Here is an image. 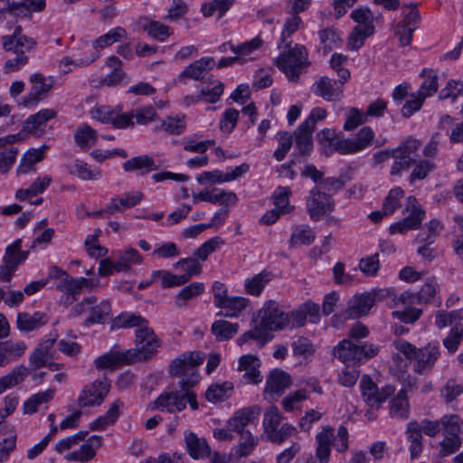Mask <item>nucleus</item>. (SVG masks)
<instances>
[{
    "instance_id": "1",
    "label": "nucleus",
    "mask_w": 463,
    "mask_h": 463,
    "mask_svg": "<svg viewBox=\"0 0 463 463\" xmlns=\"http://www.w3.org/2000/svg\"><path fill=\"white\" fill-rule=\"evenodd\" d=\"M393 345L397 351L410 359V361H415L413 370L420 374L429 372L440 354L438 343H430L423 348H417L405 340L396 339L393 342Z\"/></svg>"
},
{
    "instance_id": "2",
    "label": "nucleus",
    "mask_w": 463,
    "mask_h": 463,
    "mask_svg": "<svg viewBox=\"0 0 463 463\" xmlns=\"http://www.w3.org/2000/svg\"><path fill=\"white\" fill-rule=\"evenodd\" d=\"M204 354L201 352L184 353L173 360L169 365V373L174 376L184 378L178 383L180 389L193 388L199 382V374L196 367L204 360Z\"/></svg>"
},
{
    "instance_id": "3",
    "label": "nucleus",
    "mask_w": 463,
    "mask_h": 463,
    "mask_svg": "<svg viewBox=\"0 0 463 463\" xmlns=\"http://www.w3.org/2000/svg\"><path fill=\"white\" fill-rule=\"evenodd\" d=\"M288 49L278 56L276 65L285 73L288 80L298 82L304 68L309 65L308 54L303 45L296 44L293 48Z\"/></svg>"
},
{
    "instance_id": "4",
    "label": "nucleus",
    "mask_w": 463,
    "mask_h": 463,
    "mask_svg": "<svg viewBox=\"0 0 463 463\" xmlns=\"http://www.w3.org/2000/svg\"><path fill=\"white\" fill-rule=\"evenodd\" d=\"M3 48L7 52H13L16 56L5 62V72L10 73L19 71L29 61V57L25 54L36 47V41L32 37H20L12 42L9 37H2Z\"/></svg>"
},
{
    "instance_id": "5",
    "label": "nucleus",
    "mask_w": 463,
    "mask_h": 463,
    "mask_svg": "<svg viewBox=\"0 0 463 463\" xmlns=\"http://www.w3.org/2000/svg\"><path fill=\"white\" fill-rule=\"evenodd\" d=\"M192 388L164 392L154 402L153 409L166 410L170 413L179 412L185 409L189 402L193 410L198 409L197 396L191 391Z\"/></svg>"
},
{
    "instance_id": "6",
    "label": "nucleus",
    "mask_w": 463,
    "mask_h": 463,
    "mask_svg": "<svg viewBox=\"0 0 463 463\" xmlns=\"http://www.w3.org/2000/svg\"><path fill=\"white\" fill-rule=\"evenodd\" d=\"M192 388L164 392L154 402L153 409L166 410L170 413L179 412L185 409L189 402L193 410L198 409L197 396L191 391Z\"/></svg>"
},
{
    "instance_id": "7",
    "label": "nucleus",
    "mask_w": 463,
    "mask_h": 463,
    "mask_svg": "<svg viewBox=\"0 0 463 463\" xmlns=\"http://www.w3.org/2000/svg\"><path fill=\"white\" fill-rule=\"evenodd\" d=\"M327 111L324 108H314L309 116L302 122L293 137L296 139V147L300 155H307L313 149L312 133L315 130L316 124L326 118Z\"/></svg>"
},
{
    "instance_id": "8",
    "label": "nucleus",
    "mask_w": 463,
    "mask_h": 463,
    "mask_svg": "<svg viewBox=\"0 0 463 463\" xmlns=\"http://www.w3.org/2000/svg\"><path fill=\"white\" fill-rule=\"evenodd\" d=\"M22 239L15 240L5 248L0 266V280L9 282L19 265L28 259L29 250H21Z\"/></svg>"
},
{
    "instance_id": "9",
    "label": "nucleus",
    "mask_w": 463,
    "mask_h": 463,
    "mask_svg": "<svg viewBox=\"0 0 463 463\" xmlns=\"http://www.w3.org/2000/svg\"><path fill=\"white\" fill-rule=\"evenodd\" d=\"M380 291L372 290L355 294L347 302L344 311L345 319H355L365 317L379 299Z\"/></svg>"
},
{
    "instance_id": "10",
    "label": "nucleus",
    "mask_w": 463,
    "mask_h": 463,
    "mask_svg": "<svg viewBox=\"0 0 463 463\" xmlns=\"http://www.w3.org/2000/svg\"><path fill=\"white\" fill-rule=\"evenodd\" d=\"M109 388L110 385L107 378L94 381L81 390L78 398V405L81 408L100 405L108 395Z\"/></svg>"
},
{
    "instance_id": "11",
    "label": "nucleus",
    "mask_w": 463,
    "mask_h": 463,
    "mask_svg": "<svg viewBox=\"0 0 463 463\" xmlns=\"http://www.w3.org/2000/svg\"><path fill=\"white\" fill-rule=\"evenodd\" d=\"M261 325L270 331H278L287 326L288 315L282 311L274 300L267 301L259 311Z\"/></svg>"
},
{
    "instance_id": "12",
    "label": "nucleus",
    "mask_w": 463,
    "mask_h": 463,
    "mask_svg": "<svg viewBox=\"0 0 463 463\" xmlns=\"http://www.w3.org/2000/svg\"><path fill=\"white\" fill-rule=\"evenodd\" d=\"M360 387L363 397L366 403L371 407L376 408H378L382 402H383L395 392L394 386L390 384H387L382 389H379L368 375H364L362 377Z\"/></svg>"
},
{
    "instance_id": "13",
    "label": "nucleus",
    "mask_w": 463,
    "mask_h": 463,
    "mask_svg": "<svg viewBox=\"0 0 463 463\" xmlns=\"http://www.w3.org/2000/svg\"><path fill=\"white\" fill-rule=\"evenodd\" d=\"M334 208V201L331 195L321 191V187L315 186L309 192L307 201V213L313 220H319L324 214Z\"/></svg>"
},
{
    "instance_id": "14",
    "label": "nucleus",
    "mask_w": 463,
    "mask_h": 463,
    "mask_svg": "<svg viewBox=\"0 0 463 463\" xmlns=\"http://www.w3.org/2000/svg\"><path fill=\"white\" fill-rule=\"evenodd\" d=\"M374 138V133L370 127L362 128L356 134L355 138L339 140L335 143V151L340 154H352L368 147Z\"/></svg>"
},
{
    "instance_id": "15",
    "label": "nucleus",
    "mask_w": 463,
    "mask_h": 463,
    "mask_svg": "<svg viewBox=\"0 0 463 463\" xmlns=\"http://www.w3.org/2000/svg\"><path fill=\"white\" fill-rule=\"evenodd\" d=\"M137 349L140 359H147L156 352L159 346V340L154 330L147 326H142L136 331Z\"/></svg>"
},
{
    "instance_id": "16",
    "label": "nucleus",
    "mask_w": 463,
    "mask_h": 463,
    "mask_svg": "<svg viewBox=\"0 0 463 463\" xmlns=\"http://www.w3.org/2000/svg\"><path fill=\"white\" fill-rule=\"evenodd\" d=\"M312 91L326 101H337L343 97L344 88L335 79L322 76L312 85Z\"/></svg>"
},
{
    "instance_id": "17",
    "label": "nucleus",
    "mask_w": 463,
    "mask_h": 463,
    "mask_svg": "<svg viewBox=\"0 0 463 463\" xmlns=\"http://www.w3.org/2000/svg\"><path fill=\"white\" fill-rule=\"evenodd\" d=\"M291 385V378L281 369H274L267 378L265 394L270 399L281 396Z\"/></svg>"
},
{
    "instance_id": "18",
    "label": "nucleus",
    "mask_w": 463,
    "mask_h": 463,
    "mask_svg": "<svg viewBox=\"0 0 463 463\" xmlns=\"http://www.w3.org/2000/svg\"><path fill=\"white\" fill-rule=\"evenodd\" d=\"M260 407L252 406L237 411L228 420V429L230 431H235L240 435L245 434V427L253 422L260 414Z\"/></svg>"
},
{
    "instance_id": "19",
    "label": "nucleus",
    "mask_w": 463,
    "mask_h": 463,
    "mask_svg": "<svg viewBox=\"0 0 463 463\" xmlns=\"http://www.w3.org/2000/svg\"><path fill=\"white\" fill-rule=\"evenodd\" d=\"M334 354L347 366H355L362 363L359 345L351 340H342L335 348Z\"/></svg>"
},
{
    "instance_id": "20",
    "label": "nucleus",
    "mask_w": 463,
    "mask_h": 463,
    "mask_svg": "<svg viewBox=\"0 0 463 463\" xmlns=\"http://www.w3.org/2000/svg\"><path fill=\"white\" fill-rule=\"evenodd\" d=\"M193 197L194 202L199 200L211 203H219L220 204L226 206L234 205L238 202V197L235 193L219 189L202 191L198 194H194Z\"/></svg>"
},
{
    "instance_id": "21",
    "label": "nucleus",
    "mask_w": 463,
    "mask_h": 463,
    "mask_svg": "<svg viewBox=\"0 0 463 463\" xmlns=\"http://www.w3.org/2000/svg\"><path fill=\"white\" fill-rule=\"evenodd\" d=\"M334 439V429L326 426L316 435L317 443L316 449V457L319 463H328L331 454V445Z\"/></svg>"
},
{
    "instance_id": "22",
    "label": "nucleus",
    "mask_w": 463,
    "mask_h": 463,
    "mask_svg": "<svg viewBox=\"0 0 463 463\" xmlns=\"http://www.w3.org/2000/svg\"><path fill=\"white\" fill-rule=\"evenodd\" d=\"M26 348L27 346L23 341H0V367L7 366L12 361L20 358Z\"/></svg>"
},
{
    "instance_id": "23",
    "label": "nucleus",
    "mask_w": 463,
    "mask_h": 463,
    "mask_svg": "<svg viewBox=\"0 0 463 463\" xmlns=\"http://www.w3.org/2000/svg\"><path fill=\"white\" fill-rule=\"evenodd\" d=\"M184 443L189 455L194 459L205 458L211 455V448L206 439L194 432L184 434Z\"/></svg>"
},
{
    "instance_id": "24",
    "label": "nucleus",
    "mask_w": 463,
    "mask_h": 463,
    "mask_svg": "<svg viewBox=\"0 0 463 463\" xmlns=\"http://www.w3.org/2000/svg\"><path fill=\"white\" fill-rule=\"evenodd\" d=\"M30 80L33 85L26 97V106L36 104L42 99V95L49 92L53 85L52 80H50V82L47 83L46 79L41 73L33 74Z\"/></svg>"
},
{
    "instance_id": "25",
    "label": "nucleus",
    "mask_w": 463,
    "mask_h": 463,
    "mask_svg": "<svg viewBox=\"0 0 463 463\" xmlns=\"http://www.w3.org/2000/svg\"><path fill=\"white\" fill-rule=\"evenodd\" d=\"M48 322L49 317L43 312H35L33 315L22 312L17 315L16 326L22 332H31L46 325Z\"/></svg>"
},
{
    "instance_id": "26",
    "label": "nucleus",
    "mask_w": 463,
    "mask_h": 463,
    "mask_svg": "<svg viewBox=\"0 0 463 463\" xmlns=\"http://www.w3.org/2000/svg\"><path fill=\"white\" fill-rule=\"evenodd\" d=\"M46 149V146H42L39 148L28 149L20 160L17 174L24 175L31 171H35L34 165L43 159Z\"/></svg>"
},
{
    "instance_id": "27",
    "label": "nucleus",
    "mask_w": 463,
    "mask_h": 463,
    "mask_svg": "<svg viewBox=\"0 0 463 463\" xmlns=\"http://www.w3.org/2000/svg\"><path fill=\"white\" fill-rule=\"evenodd\" d=\"M248 304V298L228 296L217 304L216 307L224 310V312L218 313V315L226 317H236L247 307Z\"/></svg>"
},
{
    "instance_id": "28",
    "label": "nucleus",
    "mask_w": 463,
    "mask_h": 463,
    "mask_svg": "<svg viewBox=\"0 0 463 463\" xmlns=\"http://www.w3.org/2000/svg\"><path fill=\"white\" fill-rule=\"evenodd\" d=\"M214 64L213 58H202L185 67L184 71L179 75V80L182 81L185 78L194 80L203 79L204 72L209 71Z\"/></svg>"
},
{
    "instance_id": "29",
    "label": "nucleus",
    "mask_w": 463,
    "mask_h": 463,
    "mask_svg": "<svg viewBox=\"0 0 463 463\" xmlns=\"http://www.w3.org/2000/svg\"><path fill=\"white\" fill-rule=\"evenodd\" d=\"M55 116L56 112L53 109H42L26 119L23 126V131L28 134H37V131L41 129L42 127L45 126V123L48 120L53 118Z\"/></svg>"
},
{
    "instance_id": "30",
    "label": "nucleus",
    "mask_w": 463,
    "mask_h": 463,
    "mask_svg": "<svg viewBox=\"0 0 463 463\" xmlns=\"http://www.w3.org/2000/svg\"><path fill=\"white\" fill-rule=\"evenodd\" d=\"M30 369L23 364L14 368L7 374L0 377V394L23 383L29 374Z\"/></svg>"
},
{
    "instance_id": "31",
    "label": "nucleus",
    "mask_w": 463,
    "mask_h": 463,
    "mask_svg": "<svg viewBox=\"0 0 463 463\" xmlns=\"http://www.w3.org/2000/svg\"><path fill=\"white\" fill-rule=\"evenodd\" d=\"M269 329L264 327L260 321L259 325H255L253 328L245 332L242 335H241L237 339V343L239 345H242L249 339H253L258 341L260 346H264L269 341L272 339V335L269 333Z\"/></svg>"
},
{
    "instance_id": "32",
    "label": "nucleus",
    "mask_w": 463,
    "mask_h": 463,
    "mask_svg": "<svg viewBox=\"0 0 463 463\" xmlns=\"http://www.w3.org/2000/svg\"><path fill=\"white\" fill-rule=\"evenodd\" d=\"M270 279L271 274L267 270H262L250 279H247L244 284L246 293L251 296H260L266 284L269 282Z\"/></svg>"
},
{
    "instance_id": "33",
    "label": "nucleus",
    "mask_w": 463,
    "mask_h": 463,
    "mask_svg": "<svg viewBox=\"0 0 463 463\" xmlns=\"http://www.w3.org/2000/svg\"><path fill=\"white\" fill-rule=\"evenodd\" d=\"M239 325L226 320H218L212 325L211 331L218 341H225L237 334Z\"/></svg>"
},
{
    "instance_id": "34",
    "label": "nucleus",
    "mask_w": 463,
    "mask_h": 463,
    "mask_svg": "<svg viewBox=\"0 0 463 463\" xmlns=\"http://www.w3.org/2000/svg\"><path fill=\"white\" fill-rule=\"evenodd\" d=\"M127 36L128 33L126 30L118 26L109 30L107 33L96 39L93 42L92 46L95 50L104 49L112 45L114 43L127 39Z\"/></svg>"
},
{
    "instance_id": "35",
    "label": "nucleus",
    "mask_w": 463,
    "mask_h": 463,
    "mask_svg": "<svg viewBox=\"0 0 463 463\" xmlns=\"http://www.w3.org/2000/svg\"><path fill=\"white\" fill-rule=\"evenodd\" d=\"M55 391L54 388H52L32 395L24 403V412L25 414L34 413L40 405L47 403L53 399Z\"/></svg>"
},
{
    "instance_id": "36",
    "label": "nucleus",
    "mask_w": 463,
    "mask_h": 463,
    "mask_svg": "<svg viewBox=\"0 0 463 463\" xmlns=\"http://www.w3.org/2000/svg\"><path fill=\"white\" fill-rule=\"evenodd\" d=\"M232 390L233 384L231 382L213 383L210 385L205 392V398L208 402L216 403L229 397V392Z\"/></svg>"
},
{
    "instance_id": "37",
    "label": "nucleus",
    "mask_w": 463,
    "mask_h": 463,
    "mask_svg": "<svg viewBox=\"0 0 463 463\" xmlns=\"http://www.w3.org/2000/svg\"><path fill=\"white\" fill-rule=\"evenodd\" d=\"M420 76L425 78V80L421 83L419 90V95H424L425 98L432 96L438 90V75L432 69L425 68L420 72Z\"/></svg>"
},
{
    "instance_id": "38",
    "label": "nucleus",
    "mask_w": 463,
    "mask_h": 463,
    "mask_svg": "<svg viewBox=\"0 0 463 463\" xmlns=\"http://www.w3.org/2000/svg\"><path fill=\"white\" fill-rule=\"evenodd\" d=\"M374 32L373 25H356L354 28L353 33L350 34L347 42V45L351 50H358L360 49L364 43V40L371 36Z\"/></svg>"
},
{
    "instance_id": "39",
    "label": "nucleus",
    "mask_w": 463,
    "mask_h": 463,
    "mask_svg": "<svg viewBox=\"0 0 463 463\" xmlns=\"http://www.w3.org/2000/svg\"><path fill=\"white\" fill-rule=\"evenodd\" d=\"M123 169L126 172H132L136 170L145 169L146 172H150L156 169L154 159L147 156L143 155L139 156H135L126 161L123 164Z\"/></svg>"
},
{
    "instance_id": "40",
    "label": "nucleus",
    "mask_w": 463,
    "mask_h": 463,
    "mask_svg": "<svg viewBox=\"0 0 463 463\" xmlns=\"http://www.w3.org/2000/svg\"><path fill=\"white\" fill-rule=\"evenodd\" d=\"M57 289L66 295V299L64 302L66 306L71 305L80 295L79 286H77L74 278L71 276H66L63 278L58 283Z\"/></svg>"
},
{
    "instance_id": "41",
    "label": "nucleus",
    "mask_w": 463,
    "mask_h": 463,
    "mask_svg": "<svg viewBox=\"0 0 463 463\" xmlns=\"http://www.w3.org/2000/svg\"><path fill=\"white\" fill-rule=\"evenodd\" d=\"M75 142L82 149H88L96 143L97 132L89 125L79 127L74 134Z\"/></svg>"
},
{
    "instance_id": "42",
    "label": "nucleus",
    "mask_w": 463,
    "mask_h": 463,
    "mask_svg": "<svg viewBox=\"0 0 463 463\" xmlns=\"http://www.w3.org/2000/svg\"><path fill=\"white\" fill-rule=\"evenodd\" d=\"M390 413L393 417L402 419L408 418L409 402L407 398V392L404 389L400 390L396 397L392 399Z\"/></svg>"
},
{
    "instance_id": "43",
    "label": "nucleus",
    "mask_w": 463,
    "mask_h": 463,
    "mask_svg": "<svg viewBox=\"0 0 463 463\" xmlns=\"http://www.w3.org/2000/svg\"><path fill=\"white\" fill-rule=\"evenodd\" d=\"M205 288L202 282H193L184 287L175 297V304L179 307L185 306V301L203 293Z\"/></svg>"
},
{
    "instance_id": "44",
    "label": "nucleus",
    "mask_w": 463,
    "mask_h": 463,
    "mask_svg": "<svg viewBox=\"0 0 463 463\" xmlns=\"http://www.w3.org/2000/svg\"><path fill=\"white\" fill-rule=\"evenodd\" d=\"M130 361L128 359L127 354L119 352H111L99 356L95 360V364L99 369L112 368L120 364H128Z\"/></svg>"
},
{
    "instance_id": "45",
    "label": "nucleus",
    "mask_w": 463,
    "mask_h": 463,
    "mask_svg": "<svg viewBox=\"0 0 463 463\" xmlns=\"http://www.w3.org/2000/svg\"><path fill=\"white\" fill-rule=\"evenodd\" d=\"M302 24L301 18L298 14H293L291 17H288L284 24L283 31L281 33V39L279 43V48H289L291 45V42L288 41V38L290 37L295 32H297L300 24Z\"/></svg>"
},
{
    "instance_id": "46",
    "label": "nucleus",
    "mask_w": 463,
    "mask_h": 463,
    "mask_svg": "<svg viewBox=\"0 0 463 463\" xmlns=\"http://www.w3.org/2000/svg\"><path fill=\"white\" fill-rule=\"evenodd\" d=\"M110 310L111 307L108 301H101L99 304H94L93 307H91L90 317L84 321V325L90 326L95 323H103L109 316Z\"/></svg>"
},
{
    "instance_id": "47",
    "label": "nucleus",
    "mask_w": 463,
    "mask_h": 463,
    "mask_svg": "<svg viewBox=\"0 0 463 463\" xmlns=\"http://www.w3.org/2000/svg\"><path fill=\"white\" fill-rule=\"evenodd\" d=\"M176 268H181L185 270V273L181 275L184 284L188 282L194 276L200 275L202 273V266L197 261V259L194 256L193 258H185L177 261L175 265Z\"/></svg>"
},
{
    "instance_id": "48",
    "label": "nucleus",
    "mask_w": 463,
    "mask_h": 463,
    "mask_svg": "<svg viewBox=\"0 0 463 463\" xmlns=\"http://www.w3.org/2000/svg\"><path fill=\"white\" fill-rule=\"evenodd\" d=\"M282 414L279 410L275 407H269L264 413L263 428L267 436L279 429L282 420Z\"/></svg>"
},
{
    "instance_id": "49",
    "label": "nucleus",
    "mask_w": 463,
    "mask_h": 463,
    "mask_svg": "<svg viewBox=\"0 0 463 463\" xmlns=\"http://www.w3.org/2000/svg\"><path fill=\"white\" fill-rule=\"evenodd\" d=\"M315 233L309 227H297L294 229L290 240V247H297L298 245H309L315 241Z\"/></svg>"
},
{
    "instance_id": "50",
    "label": "nucleus",
    "mask_w": 463,
    "mask_h": 463,
    "mask_svg": "<svg viewBox=\"0 0 463 463\" xmlns=\"http://www.w3.org/2000/svg\"><path fill=\"white\" fill-rule=\"evenodd\" d=\"M71 175H76L82 180H96L100 175L99 170H91L88 165L82 161H76L73 165L68 166Z\"/></svg>"
},
{
    "instance_id": "51",
    "label": "nucleus",
    "mask_w": 463,
    "mask_h": 463,
    "mask_svg": "<svg viewBox=\"0 0 463 463\" xmlns=\"http://www.w3.org/2000/svg\"><path fill=\"white\" fill-rule=\"evenodd\" d=\"M407 211L410 212L409 215L404 220H408V223H416V229L421 225V222L425 216V212L420 208L416 198L414 196H409L407 198Z\"/></svg>"
},
{
    "instance_id": "52",
    "label": "nucleus",
    "mask_w": 463,
    "mask_h": 463,
    "mask_svg": "<svg viewBox=\"0 0 463 463\" xmlns=\"http://www.w3.org/2000/svg\"><path fill=\"white\" fill-rule=\"evenodd\" d=\"M439 289V284L435 278H429L420 290L416 293L417 301L419 303L430 302Z\"/></svg>"
},
{
    "instance_id": "53",
    "label": "nucleus",
    "mask_w": 463,
    "mask_h": 463,
    "mask_svg": "<svg viewBox=\"0 0 463 463\" xmlns=\"http://www.w3.org/2000/svg\"><path fill=\"white\" fill-rule=\"evenodd\" d=\"M224 244V240L221 237H213L203 243L194 253L196 259L203 261L208 259V256L215 251L221 245Z\"/></svg>"
},
{
    "instance_id": "54",
    "label": "nucleus",
    "mask_w": 463,
    "mask_h": 463,
    "mask_svg": "<svg viewBox=\"0 0 463 463\" xmlns=\"http://www.w3.org/2000/svg\"><path fill=\"white\" fill-rule=\"evenodd\" d=\"M29 364L33 370H37L43 367L55 366L56 369H60L61 364L52 362V360L43 354L38 348H35L29 356Z\"/></svg>"
},
{
    "instance_id": "55",
    "label": "nucleus",
    "mask_w": 463,
    "mask_h": 463,
    "mask_svg": "<svg viewBox=\"0 0 463 463\" xmlns=\"http://www.w3.org/2000/svg\"><path fill=\"white\" fill-rule=\"evenodd\" d=\"M359 269L367 277L375 276L380 269L379 254L374 253L362 258L359 262Z\"/></svg>"
},
{
    "instance_id": "56",
    "label": "nucleus",
    "mask_w": 463,
    "mask_h": 463,
    "mask_svg": "<svg viewBox=\"0 0 463 463\" xmlns=\"http://www.w3.org/2000/svg\"><path fill=\"white\" fill-rule=\"evenodd\" d=\"M258 444V439L253 437L250 431H246L245 434L241 435V441L236 448V452L239 457L249 456L256 448Z\"/></svg>"
},
{
    "instance_id": "57",
    "label": "nucleus",
    "mask_w": 463,
    "mask_h": 463,
    "mask_svg": "<svg viewBox=\"0 0 463 463\" xmlns=\"http://www.w3.org/2000/svg\"><path fill=\"white\" fill-rule=\"evenodd\" d=\"M463 339V328L455 325L447 337L443 339V345L449 353H455Z\"/></svg>"
},
{
    "instance_id": "58",
    "label": "nucleus",
    "mask_w": 463,
    "mask_h": 463,
    "mask_svg": "<svg viewBox=\"0 0 463 463\" xmlns=\"http://www.w3.org/2000/svg\"><path fill=\"white\" fill-rule=\"evenodd\" d=\"M404 192L401 187H394L390 190L384 199L383 208L388 214L392 213L400 206V199L403 197Z\"/></svg>"
},
{
    "instance_id": "59",
    "label": "nucleus",
    "mask_w": 463,
    "mask_h": 463,
    "mask_svg": "<svg viewBox=\"0 0 463 463\" xmlns=\"http://www.w3.org/2000/svg\"><path fill=\"white\" fill-rule=\"evenodd\" d=\"M154 279H159L163 288H172L184 285L181 275H175L166 270H156L152 273Z\"/></svg>"
},
{
    "instance_id": "60",
    "label": "nucleus",
    "mask_w": 463,
    "mask_h": 463,
    "mask_svg": "<svg viewBox=\"0 0 463 463\" xmlns=\"http://www.w3.org/2000/svg\"><path fill=\"white\" fill-rule=\"evenodd\" d=\"M393 155L395 161L390 170V175L392 176L399 175L402 170L409 169L412 164L416 163V159H411L409 156H403L399 151L394 150Z\"/></svg>"
},
{
    "instance_id": "61",
    "label": "nucleus",
    "mask_w": 463,
    "mask_h": 463,
    "mask_svg": "<svg viewBox=\"0 0 463 463\" xmlns=\"http://www.w3.org/2000/svg\"><path fill=\"white\" fill-rule=\"evenodd\" d=\"M279 147L274 152L277 161H282L293 144V135L288 132L279 133Z\"/></svg>"
},
{
    "instance_id": "62",
    "label": "nucleus",
    "mask_w": 463,
    "mask_h": 463,
    "mask_svg": "<svg viewBox=\"0 0 463 463\" xmlns=\"http://www.w3.org/2000/svg\"><path fill=\"white\" fill-rule=\"evenodd\" d=\"M296 428L289 424L284 423L280 428L267 436L270 442L281 444L287 439L290 438L296 433Z\"/></svg>"
},
{
    "instance_id": "63",
    "label": "nucleus",
    "mask_w": 463,
    "mask_h": 463,
    "mask_svg": "<svg viewBox=\"0 0 463 463\" xmlns=\"http://www.w3.org/2000/svg\"><path fill=\"white\" fill-rule=\"evenodd\" d=\"M461 93H463V81L450 80L440 90L439 97L440 99L451 98L452 100L455 101Z\"/></svg>"
},
{
    "instance_id": "64",
    "label": "nucleus",
    "mask_w": 463,
    "mask_h": 463,
    "mask_svg": "<svg viewBox=\"0 0 463 463\" xmlns=\"http://www.w3.org/2000/svg\"><path fill=\"white\" fill-rule=\"evenodd\" d=\"M440 392L446 402H451L463 393V386L455 380H449Z\"/></svg>"
}]
</instances>
